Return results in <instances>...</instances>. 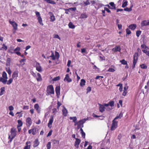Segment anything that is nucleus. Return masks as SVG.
I'll list each match as a JSON object with an SVG mask.
<instances>
[{
	"instance_id": "obj_37",
	"label": "nucleus",
	"mask_w": 149,
	"mask_h": 149,
	"mask_svg": "<svg viewBox=\"0 0 149 149\" xmlns=\"http://www.w3.org/2000/svg\"><path fill=\"white\" fill-rule=\"evenodd\" d=\"M52 54L50 56V57L52 58V59L53 60H55L56 59L55 56L54 55V53L52 51H51Z\"/></svg>"
},
{
	"instance_id": "obj_47",
	"label": "nucleus",
	"mask_w": 149,
	"mask_h": 149,
	"mask_svg": "<svg viewBox=\"0 0 149 149\" xmlns=\"http://www.w3.org/2000/svg\"><path fill=\"white\" fill-rule=\"evenodd\" d=\"M6 71L7 72L9 75H11V71L10 68H6Z\"/></svg>"
},
{
	"instance_id": "obj_30",
	"label": "nucleus",
	"mask_w": 149,
	"mask_h": 149,
	"mask_svg": "<svg viewBox=\"0 0 149 149\" xmlns=\"http://www.w3.org/2000/svg\"><path fill=\"white\" fill-rule=\"evenodd\" d=\"M104 6L101 3H97L96 4L95 6V8L97 9H98L99 8L102 7Z\"/></svg>"
},
{
	"instance_id": "obj_18",
	"label": "nucleus",
	"mask_w": 149,
	"mask_h": 149,
	"mask_svg": "<svg viewBox=\"0 0 149 149\" xmlns=\"http://www.w3.org/2000/svg\"><path fill=\"white\" fill-rule=\"evenodd\" d=\"M26 122L27 125L29 126L31 125L32 123L31 119L30 118H28L26 119Z\"/></svg>"
},
{
	"instance_id": "obj_64",
	"label": "nucleus",
	"mask_w": 149,
	"mask_h": 149,
	"mask_svg": "<svg viewBox=\"0 0 149 149\" xmlns=\"http://www.w3.org/2000/svg\"><path fill=\"white\" fill-rule=\"evenodd\" d=\"M93 69H95L96 71H99V69L95 65H94L93 67Z\"/></svg>"
},
{
	"instance_id": "obj_46",
	"label": "nucleus",
	"mask_w": 149,
	"mask_h": 149,
	"mask_svg": "<svg viewBox=\"0 0 149 149\" xmlns=\"http://www.w3.org/2000/svg\"><path fill=\"white\" fill-rule=\"evenodd\" d=\"M46 146L47 149H50L51 148V142H48Z\"/></svg>"
},
{
	"instance_id": "obj_4",
	"label": "nucleus",
	"mask_w": 149,
	"mask_h": 149,
	"mask_svg": "<svg viewBox=\"0 0 149 149\" xmlns=\"http://www.w3.org/2000/svg\"><path fill=\"white\" fill-rule=\"evenodd\" d=\"M35 14L36 16V17H37V19L38 20V21L40 23V24L41 25H43V24L42 22V20L41 17H40V14L39 12L38 11H36Z\"/></svg>"
},
{
	"instance_id": "obj_2",
	"label": "nucleus",
	"mask_w": 149,
	"mask_h": 149,
	"mask_svg": "<svg viewBox=\"0 0 149 149\" xmlns=\"http://www.w3.org/2000/svg\"><path fill=\"white\" fill-rule=\"evenodd\" d=\"M17 131L16 129L14 128H12L11 129L10 135H9L8 138L10 139V141H11L15 137L16 135Z\"/></svg>"
},
{
	"instance_id": "obj_31",
	"label": "nucleus",
	"mask_w": 149,
	"mask_h": 149,
	"mask_svg": "<svg viewBox=\"0 0 149 149\" xmlns=\"http://www.w3.org/2000/svg\"><path fill=\"white\" fill-rule=\"evenodd\" d=\"M0 81L2 82L4 84H6L7 81V79L2 77H0Z\"/></svg>"
},
{
	"instance_id": "obj_10",
	"label": "nucleus",
	"mask_w": 149,
	"mask_h": 149,
	"mask_svg": "<svg viewBox=\"0 0 149 149\" xmlns=\"http://www.w3.org/2000/svg\"><path fill=\"white\" fill-rule=\"evenodd\" d=\"M34 108L36 110L37 112L39 113L40 112L41 108H40L38 104H36L34 105Z\"/></svg>"
},
{
	"instance_id": "obj_44",
	"label": "nucleus",
	"mask_w": 149,
	"mask_h": 149,
	"mask_svg": "<svg viewBox=\"0 0 149 149\" xmlns=\"http://www.w3.org/2000/svg\"><path fill=\"white\" fill-rule=\"evenodd\" d=\"M141 68L143 69H146L147 68V66L145 64H141L140 65Z\"/></svg>"
},
{
	"instance_id": "obj_5",
	"label": "nucleus",
	"mask_w": 149,
	"mask_h": 149,
	"mask_svg": "<svg viewBox=\"0 0 149 149\" xmlns=\"http://www.w3.org/2000/svg\"><path fill=\"white\" fill-rule=\"evenodd\" d=\"M9 22L13 28V29L15 30V31L13 32L14 33H15L17 29V24L15 21H12L10 20L9 21Z\"/></svg>"
},
{
	"instance_id": "obj_17",
	"label": "nucleus",
	"mask_w": 149,
	"mask_h": 149,
	"mask_svg": "<svg viewBox=\"0 0 149 149\" xmlns=\"http://www.w3.org/2000/svg\"><path fill=\"white\" fill-rule=\"evenodd\" d=\"M31 142L27 141L26 143V146L24 148V149H30L31 147Z\"/></svg>"
},
{
	"instance_id": "obj_63",
	"label": "nucleus",
	"mask_w": 149,
	"mask_h": 149,
	"mask_svg": "<svg viewBox=\"0 0 149 149\" xmlns=\"http://www.w3.org/2000/svg\"><path fill=\"white\" fill-rule=\"evenodd\" d=\"M52 130H51L48 133V134L47 135V136L48 137L51 136L52 134Z\"/></svg>"
},
{
	"instance_id": "obj_26",
	"label": "nucleus",
	"mask_w": 149,
	"mask_h": 149,
	"mask_svg": "<svg viewBox=\"0 0 149 149\" xmlns=\"http://www.w3.org/2000/svg\"><path fill=\"white\" fill-rule=\"evenodd\" d=\"M86 83V81L85 79H82L81 80L80 82V85L81 86L83 87L85 85Z\"/></svg>"
},
{
	"instance_id": "obj_38",
	"label": "nucleus",
	"mask_w": 149,
	"mask_h": 149,
	"mask_svg": "<svg viewBox=\"0 0 149 149\" xmlns=\"http://www.w3.org/2000/svg\"><path fill=\"white\" fill-rule=\"evenodd\" d=\"M133 6L132 5L131 7L129 8H125L124 9V10L125 11H128V12H130V11H132V8Z\"/></svg>"
},
{
	"instance_id": "obj_40",
	"label": "nucleus",
	"mask_w": 149,
	"mask_h": 149,
	"mask_svg": "<svg viewBox=\"0 0 149 149\" xmlns=\"http://www.w3.org/2000/svg\"><path fill=\"white\" fill-rule=\"evenodd\" d=\"M69 119L70 120H72L73 122H75L77 120V117L76 116L73 117H70Z\"/></svg>"
},
{
	"instance_id": "obj_51",
	"label": "nucleus",
	"mask_w": 149,
	"mask_h": 149,
	"mask_svg": "<svg viewBox=\"0 0 149 149\" xmlns=\"http://www.w3.org/2000/svg\"><path fill=\"white\" fill-rule=\"evenodd\" d=\"M142 52L145 53L146 55L149 57V50L146 51V50H142Z\"/></svg>"
},
{
	"instance_id": "obj_24",
	"label": "nucleus",
	"mask_w": 149,
	"mask_h": 149,
	"mask_svg": "<svg viewBox=\"0 0 149 149\" xmlns=\"http://www.w3.org/2000/svg\"><path fill=\"white\" fill-rule=\"evenodd\" d=\"M39 144V142L38 139H36L33 142V146L34 147H37Z\"/></svg>"
},
{
	"instance_id": "obj_14",
	"label": "nucleus",
	"mask_w": 149,
	"mask_h": 149,
	"mask_svg": "<svg viewBox=\"0 0 149 149\" xmlns=\"http://www.w3.org/2000/svg\"><path fill=\"white\" fill-rule=\"evenodd\" d=\"M76 141L74 143V146L75 147L78 148L79 147V145L81 142V140L79 139L75 138Z\"/></svg>"
},
{
	"instance_id": "obj_23",
	"label": "nucleus",
	"mask_w": 149,
	"mask_h": 149,
	"mask_svg": "<svg viewBox=\"0 0 149 149\" xmlns=\"http://www.w3.org/2000/svg\"><path fill=\"white\" fill-rule=\"evenodd\" d=\"M49 15L50 16V19L51 22H53L55 20V17L53 14L51 12L49 13Z\"/></svg>"
},
{
	"instance_id": "obj_8",
	"label": "nucleus",
	"mask_w": 149,
	"mask_h": 149,
	"mask_svg": "<svg viewBox=\"0 0 149 149\" xmlns=\"http://www.w3.org/2000/svg\"><path fill=\"white\" fill-rule=\"evenodd\" d=\"M28 133L29 134L32 133L33 135H35L37 133L36 128L34 127L29 130L28 131Z\"/></svg>"
},
{
	"instance_id": "obj_50",
	"label": "nucleus",
	"mask_w": 149,
	"mask_h": 149,
	"mask_svg": "<svg viewBox=\"0 0 149 149\" xmlns=\"http://www.w3.org/2000/svg\"><path fill=\"white\" fill-rule=\"evenodd\" d=\"M122 116V114L121 113H120L118 116H117L116 118H115L114 119V120H115L116 119L118 118H121Z\"/></svg>"
},
{
	"instance_id": "obj_16",
	"label": "nucleus",
	"mask_w": 149,
	"mask_h": 149,
	"mask_svg": "<svg viewBox=\"0 0 149 149\" xmlns=\"http://www.w3.org/2000/svg\"><path fill=\"white\" fill-rule=\"evenodd\" d=\"M63 109H62V114L63 116H67L68 113V110L64 107L63 106Z\"/></svg>"
},
{
	"instance_id": "obj_61",
	"label": "nucleus",
	"mask_w": 149,
	"mask_h": 149,
	"mask_svg": "<svg viewBox=\"0 0 149 149\" xmlns=\"http://www.w3.org/2000/svg\"><path fill=\"white\" fill-rule=\"evenodd\" d=\"M31 74L34 77L36 78L37 77V73L36 74V73H34V72H31Z\"/></svg>"
},
{
	"instance_id": "obj_33",
	"label": "nucleus",
	"mask_w": 149,
	"mask_h": 149,
	"mask_svg": "<svg viewBox=\"0 0 149 149\" xmlns=\"http://www.w3.org/2000/svg\"><path fill=\"white\" fill-rule=\"evenodd\" d=\"M45 1H46L48 3H50L52 4H55L56 3L54 1L52 0H44Z\"/></svg>"
},
{
	"instance_id": "obj_21",
	"label": "nucleus",
	"mask_w": 149,
	"mask_h": 149,
	"mask_svg": "<svg viewBox=\"0 0 149 149\" xmlns=\"http://www.w3.org/2000/svg\"><path fill=\"white\" fill-rule=\"evenodd\" d=\"M36 79L37 81H42V79L40 74L39 73H37V77H36Z\"/></svg>"
},
{
	"instance_id": "obj_43",
	"label": "nucleus",
	"mask_w": 149,
	"mask_h": 149,
	"mask_svg": "<svg viewBox=\"0 0 149 149\" xmlns=\"http://www.w3.org/2000/svg\"><path fill=\"white\" fill-rule=\"evenodd\" d=\"M91 2V0H87L86 1L84 2V3L86 5H89Z\"/></svg>"
},
{
	"instance_id": "obj_36",
	"label": "nucleus",
	"mask_w": 149,
	"mask_h": 149,
	"mask_svg": "<svg viewBox=\"0 0 149 149\" xmlns=\"http://www.w3.org/2000/svg\"><path fill=\"white\" fill-rule=\"evenodd\" d=\"M2 78H5V79H8V77H7V74L5 72H3V74H2Z\"/></svg>"
},
{
	"instance_id": "obj_54",
	"label": "nucleus",
	"mask_w": 149,
	"mask_h": 149,
	"mask_svg": "<svg viewBox=\"0 0 149 149\" xmlns=\"http://www.w3.org/2000/svg\"><path fill=\"white\" fill-rule=\"evenodd\" d=\"M141 31H137L136 32V35L137 37H139L140 35Z\"/></svg>"
},
{
	"instance_id": "obj_11",
	"label": "nucleus",
	"mask_w": 149,
	"mask_h": 149,
	"mask_svg": "<svg viewBox=\"0 0 149 149\" xmlns=\"http://www.w3.org/2000/svg\"><path fill=\"white\" fill-rule=\"evenodd\" d=\"M142 26L149 25V19L148 20H144L142 21L141 23Z\"/></svg>"
},
{
	"instance_id": "obj_12",
	"label": "nucleus",
	"mask_w": 149,
	"mask_h": 149,
	"mask_svg": "<svg viewBox=\"0 0 149 149\" xmlns=\"http://www.w3.org/2000/svg\"><path fill=\"white\" fill-rule=\"evenodd\" d=\"M56 92L57 97H58L60 94V87L59 86H57L55 88Z\"/></svg>"
},
{
	"instance_id": "obj_29",
	"label": "nucleus",
	"mask_w": 149,
	"mask_h": 149,
	"mask_svg": "<svg viewBox=\"0 0 149 149\" xmlns=\"http://www.w3.org/2000/svg\"><path fill=\"white\" fill-rule=\"evenodd\" d=\"M109 4L111 6H112L111 8H110V6L108 5V6L109 7V8L111 9H115L116 8V7L115 4H114V3L111 2L109 3Z\"/></svg>"
},
{
	"instance_id": "obj_41",
	"label": "nucleus",
	"mask_w": 149,
	"mask_h": 149,
	"mask_svg": "<svg viewBox=\"0 0 149 149\" xmlns=\"http://www.w3.org/2000/svg\"><path fill=\"white\" fill-rule=\"evenodd\" d=\"M0 90V95H1L4 93V92L5 91V88L4 87L1 88Z\"/></svg>"
},
{
	"instance_id": "obj_35",
	"label": "nucleus",
	"mask_w": 149,
	"mask_h": 149,
	"mask_svg": "<svg viewBox=\"0 0 149 149\" xmlns=\"http://www.w3.org/2000/svg\"><path fill=\"white\" fill-rule=\"evenodd\" d=\"M92 116L93 117H94V118H98V117H101V118H102L101 119H100L101 120H103V116H99L97 115H96L94 113L93 114Z\"/></svg>"
},
{
	"instance_id": "obj_32",
	"label": "nucleus",
	"mask_w": 149,
	"mask_h": 149,
	"mask_svg": "<svg viewBox=\"0 0 149 149\" xmlns=\"http://www.w3.org/2000/svg\"><path fill=\"white\" fill-rule=\"evenodd\" d=\"M68 25L69 27L70 28L74 29L75 27V26L71 22H69Z\"/></svg>"
},
{
	"instance_id": "obj_56",
	"label": "nucleus",
	"mask_w": 149,
	"mask_h": 149,
	"mask_svg": "<svg viewBox=\"0 0 149 149\" xmlns=\"http://www.w3.org/2000/svg\"><path fill=\"white\" fill-rule=\"evenodd\" d=\"M54 38H57L59 40H61L60 38L59 37L58 35H57V34H55V35H54Z\"/></svg>"
},
{
	"instance_id": "obj_6",
	"label": "nucleus",
	"mask_w": 149,
	"mask_h": 149,
	"mask_svg": "<svg viewBox=\"0 0 149 149\" xmlns=\"http://www.w3.org/2000/svg\"><path fill=\"white\" fill-rule=\"evenodd\" d=\"M118 122L116 121L115 120H113L112 121V123L111 127V130L113 131L115 130L117 127Z\"/></svg>"
},
{
	"instance_id": "obj_60",
	"label": "nucleus",
	"mask_w": 149,
	"mask_h": 149,
	"mask_svg": "<svg viewBox=\"0 0 149 149\" xmlns=\"http://www.w3.org/2000/svg\"><path fill=\"white\" fill-rule=\"evenodd\" d=\"M2 49H3L5 50H6L7 49V46L5 45L4 44L3 45V46L2 47Z\"/></svg>"
},
{
	"instance_id": "obj_52",
	"label": "nucleus",
	"mask_w": 149,
	"mask_h": 149,
	"mask_svg": "<svg viewBox=\"0 0 149 149\" xmlns=\"http://www.w3.org/2000/svg\"><path fill=\"white\" fill-rule=\"evenodd\" d=\"M115 71V70L114 69L111 68H109L107 71L109 72H114Z\"/></svg>"
},
{
	"instance_id": "obj_58",
	"label": "nucleus",
	"mask_w": 149,
	"mask_h": 149,
	"mask_svg": "<svg viewBox=\"0 0 149 149\" xmlns=\"http://www.w3.org/2000/svg\"><path fill=\"white\" fill-rule=\"evenodd\" d=\"M91 87H90V86L88 87L86 89L87 92L88 93V92L91 91Z\"/></svg>"
},
{
	"instance_id": "obj_39",
	"label": "nucleus",
	"mask_w": 149,
	"mask_h": 149,
	"mask_svg": "<svg viewBox=\"0 0 149 149\" xmlns=\"http://www.w3.org/2000/svg\"><path fill=\"white\" fill-rule=\"evenodd\" d=\"M127 1H123V3L122 6L123 8H124L127 5Z\"/></svg>"
},
{
	"instance_id": "obj_28",
	"label": "nucleus",
	"mask_w": 149,
	"mask_h": 149,
	"mask_svg": "<svg viewBox=\"0 0 149 149\" xmlns=\"http://www.w3.org/2000/svg\"><path fill=\"white\" fill-rule=\"evenodd\" d=\"M136 25L135 24H132L130 25L129 26V28L130 29L132 30H134L136 28Z\"/></svg>"
},
{
	"instance_id": "obj_27",
	"label": "nucleus",
	"mask_w": 149,
	"mask_h": 149,
	"mask_svg": "<svg viewBox=\"0 0 149 149\" xmlns=\"http://www.w3.org/2000/svg\"><path fill=\"white\" fill-rule=\"evenodd\" d=\"M141 47L143 49L142 51L145 50L147 51L149 49V48L144 44L141 45Z\"/></svg>"
},
{
	"instance_id": "obj_1",
	"label": "nucleus",
	"mask_w": 149,
	"mask_h": 149,
	"mask_svg": "<svg viewBox=\"0 0 149 149\" xmlns=\"http://www.w3.org/2000/svg\"><path fill=\"white\" fill-rule=\"evenodd\" d=\"M114 101H111L108 103H104L102 104H98L99 106V109L100 112H102L105 111V109L107 111H109L113 109V107L114 106Z\"/></svg>"
},
{
	"instance_id": "obj_22",
	"label": "nucleus",
	"mask_w": 149,
	"mask_h": 149,
	"mask_svg": "<svg viewBox=\"0 0 149 149\" xmlns=\"http://www.w3.org/2000/svg\"><path fill=\"white\" fill-rule=\"evenodd\" d=\"M120 46H117L115 48H113L112 49V51L115 52L118 51L120 52Z\"/></svg>"
},
{
	"instance_id": "obj_34",
	"label": "nucleus",
	"mask_w": 149,
	"mask_h": 149,
	"mask_svg": "<svg viewBox=\"0 0 149 149\" xmlns=\"http://www.w3.org/2000/svg\"><path fill=\"white\" fill-rule=\"evenodd\" d=\"M17 122L18 125H17V126H18V127H21L23 123L21 120H17Z\"/></svg>"
},
{
	"instance_id": "obj_57",
	"label": "nucleus",
	"mask_w": 149,
	"mask_h": 149,
	"mask_svg": "<svg viewBox=\"0 0 149 149\" xmlns=\"http://www.w3.org/2000/svg\"><path fill=\"white\" fill-rule=\"evenodd\" d=\"M126 32L127 34L129 35L131 33L130 31L128 29H126Z\"/></svg>"
},
{
	"instance_id": "obj_15",
	"label": "nucleus",
	"mask_w": 149,
	"mask_h": 149,
	"mask_svg": "<svg viewBox=\"0 0 149 149\" xmlns=\"http://www.w3.org/2000/svg\"><path fill=\"white\" fill-rule=\"evenodd\" d=\"M20 47H17L14 49V51L15 53L17 55L19 56L21 54V53L20 52Z\"/></svg>"
},
{
	"instance_id": "obj_25",
	"label": "nucleus",
	"mask_w": 149,
	"mask_h": 149,
	"mask_svg": "<svg viewBox=\"0 0 149 149\" xmlns=\"http://www.w3.org/2000/svg\"><path fill=\"white\" fill-rule=\"evenodd\" d=\"M88 17L87 15L85 13H82L79 17L80 19H86Z\"/></svg>"
},
{
	"instance_id": "obj_20",
	"label": "nucleus",
	"mask_w": 149,
	"mask_h": 149,
	"mask_svg": "<svg viewBox=\"0 0 149 149\" xmlns=\"http://www.w3.org/2000/svg\"><path fill=\"white\" fill-rule=\"evenodd\" d=\"M18 72L17 71H14L12 75V78L14 79L15 78H17L18 77Z\"/></svg>"
},
{
	"instance_id": "obj_42",
	"label": "nucleus",
	"mask_w": 149,
	"mask_h": 149,
	"mask_svg": "<svg viewBox=\"0 0 149 149\" xmlns=\"http://www.w3.org/2000/svg\"><path fill=\"white\" fill-rule=\"evenodd\" d=\"M83 127V125L81 123H79V121L78 122V126L77 128L79 129L80 127Z\"/></svg>"
},
{
	"instance_id": "obj_62",
	"label": "nucleus",
	"mask_w": 149,
	"mask_h": 149,
	"mask_svg": "<svg viewBox=\"0 0 149 149\" xmlns=\"http://www.w3.org/2000/svg\"><path fill=\"white\" fill-rule=\"evenodd\" d=\"M57 109L56 108H54L53 109L52 112L53 113H54V115H55L57 112Z\"/></svg>"
},
{
	"instance_id": "obj_7",
	"label": "nucleus",
	"mask_w": 149,
	"mask_h": 149,
	"mask_svg": "<svg viewBox=\"0 0 149 149\" xmlns=\"http://www.w3.org/2000/svg\"><path fill=\"white\" fill-rule=\"evenodd\" d=\"M54 116H51L49 120V122L48 123L47 126L50 128L52 127V124L53 122Z\"/></svg>"
},
{
	"instance_id": "obj_53",
	"label": "nucleus",
	"mask_w": 149,
	"mask_h": 149,
	"mask_svg": "<svg viewBox=\"0 0 149 149\" xmlns=\"http://www.w3.org/2000/svg\"><path fill=\"white\" fill-rule=\"evenodd\" d=\"M60 79V77L59 76H57L56 77L53 79V81H56L59 80Z\"/></svg>"
},
{
	"instance_id": "obj_48",
	"label": "nucleus",
	"mask_w": 149,
	"mask_h": 149,
	"mask_svg": "<svg viewBox=\"0 0 149 149\" xmlns=\"http://www.w3.org/2000/svg\"><path fill=\"white\" fill-rule=\"evenodd\" d=\"M59 55L58 52H55V57L56 59H58L59 58Z\"/></svg>"
},
{
	"instance_id": "obj_55",
	"label": "nucleus",
	"mask_w": 149,
	"mask_h": 149,
	"mask_svg": "<svg viewBox=\"0 0 149 149\" xmlns=\"http://www.w3.org/2000/svg\"><path fill=\"white\" fill-rule=\"evenodd\" d=\"M86 120H87V119H82L79 121V123H81L83 124L85 122Z\"/></svg>"
},
{
	"instance_id": "obj_13",
	"label": "nucleus",
	"mask_w": 149,
	"mask_h": 149,
	"mask_svg": "<svg viewBox=\"0 0 149 149\" xmlns=\"http://www.w3.org/2000/svg\"><path fill=\"white\" fill-rule=\"evenodd\" d=\"M36 70L39 72H41L42 71V68L39 63H36Z\"/></svg>"
},
{
	"instance_id": "obj_59",
	"label": "nucleus",
	"mask_w": 149,
	"mask_h": 149,
	"mask_svg": "<svg viewBox=\"0 0 149 149\" xmlns=\"http://www.w3.org/2000/svg\"><path fill=\"white\" fill-rule=\"evenodd\" d=\"M8 108L10 111H12L14 109V108L12 106H9Z\"/></svg>"
},
{
	"instance_id": "obj_9",
	"label": "nucleus",
	"mask_w": 149,
	"mask_h": 149,
	"mask_svg": "<svg viewBox=\"0 0 149 149\" xmlns=\"http://www.w3.org/2000/svg\"><path fill=\"white\" fill-rule=\"evenodd\" d=\"M64 81H67L68 82H70L72 81V79L70 78L69 74H66Z\"/></svg>"
},
{
	"instance_id": "obj_3",
	"label": "nucleus",
	"mask_w": 149,
	"mask_h": 149,
	"mask_svg": "<svg viewBox=\"0 0 149 149\" xmlns=\"http://www.w3.org/2000/svg\"><path fill=\"white\" fill-rule=\"evenodd\" d=\"M47 92L48 95L54 94V89L52 85H51L47 86Z\"/></svg>"
},
{
	"instance_id": "obj_49",
	"label": "nucleus",
	"mask_w": 149,
	"mask_h": 149,
	"mask_svg": "<svg viewBox=\"0 0 149 149\" xmlns=\"http://www.w3.org/2000/svg\"><path fill=\"white\" fill-rule=\"evenodd\" d=\"M13 81V78H10L7 81V84L8 85H9V84H10Z\"/></svg>"
},
{
	"instance_id": "obj_19",
	"label": "nucleus",
	"mask_w": 149,
	"mask_h": 149,
	"mask_svg": "<svg viewBox=\"0 0 149 149\" xmlns=\"http://www.w3.org/2000/svg\"><path fill=\"white\" fill-rule=\"evenodd\" d=\"M137 57L135 55H134V60L133 62V68H134L135 67L136 64L137 60Z\"/></svg>"
},
{
	"instance_id": "obj_45",
	"label": "nucleus",
	"mask_w": 149,
	"mask_h": 149,
	"mask_svg": "<svg viewBox=\"0 0 149 149\" xmlns=\"http://www.w3.org/2000/svg\"><path fill=\"white\" fill-rule=\"evenodd\" d=\"M120 62H121L122 64L124 65H125L127 64V61L124 59L120 61Z\"/></svg>"
}]
</instances>
